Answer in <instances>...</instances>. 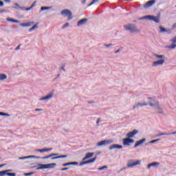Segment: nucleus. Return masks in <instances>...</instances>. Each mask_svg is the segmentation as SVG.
<instances>
[{
	"instance_id": "obj_32",
	"label": "nucleus",
	"mask_w": 176,
	"mask_h": 176,
	"mask_svg": "<svg viewBox=\"0 0 176 176\" xmlns=\"http://www.w3.org/2000/svg\"><path fill=\"white\" fill-rule=\"evenodd\" d=\"M50 9H52V7H41V10H49Z\"/></svg>"
},
{
	"instance_id": "obj_18",
	"label": "nucleus",
	"mask_w": 176,
	"mask_h": 176,
	"mask_svg": "<svg viewBox=\"0 0 176 176\" xmlns=\"http://www.w3.org/2000/svg\"><path fill=\"white\" fill-rule=\"evenodd\" d=\"M34 22H27V23H20L19 25L21 27H31V25H33Z\"/></svg>"
},
{
	"instance_id": "obj_11",
	"label": "nucleus",
	"mask_w": 176,
	"mask_h": 176,
	"mask_svg": "<svg viewBox=\"0 0 176 176\" xmlns=\"http://www.w3.org/2000/svg\"><path fill=\"white\" fill-rule=\"evenodd\" d=\"M123 146L120 144H112L109 147V151H112V149H122Z\"/></svg>"
},
{
	"instance_id": "obj_6",
	"label": "nucleus",
	"mask_w": 176,
	"mask_h": 176,
	"mask_svg": "<svg viewBox=\"0 0 176 176\" xmlns=\"http://www.w3.org/2000/svg\"><path fill=\"white\" fill-rule=\"evenodd\" d=\"M122 144L124 146H131V144H134V140L130 138H126L122 140Z\"/></svg>"
},
{
	"instance_id": "obj_10",
	"label": "nucleus",
	"mask_w": 176,
	"mask_h": 176,
	"mask_svg": "<svg viewBox=\"0 0 176 176\" xmlns=\"http://www.w3.org/2000/svg\"><path fill=\"white\" fill-rule=\"evenodd\" d=\"M41 159V157L35 156V155H30V156H25V157H19L18 159L19 160H25V159Z\"/></svg>"
},
{
	"instance_id": "obj_64",
	"label": "nucleus",
	"mask_w": 176,
	"mask_h": 176,
	"mask_svg": "<svg viewBox=\"0 0 176 176\" xmlns=\"http://www.w3.org/2000/svg\"><path fill=\"white\" fill-rule=\"evenodd\" d=\"M65 130V131H67V130L66 129H64Z\"/></svg>"
},
{
	"instance_id": "obj_46",
	"label": "nucleus",
	"mask_w": 176,
	"mask_h": 176,
	"mask_svg": "<svg viewBox=\"0 0 176 176\" xmlns=\"http://www.w3.org/2000/svg\"><path fill=\"white\" fill-rule=\"evenodd\" d=\"M60 69H62V71H64V72H65V65H63Z\"/></svg>"
},
{
	"instance_id": "obj_25",
	"label": "nucleus",
	"mask_w": 176,
	"mask_h": 176,
	"mask_svg": "<svg viewBox=\"0 0 176 176\" xmlns=\"http://www.w3.org/2000/svg\"><path fill=\"white\" fill-rule=\"evenodd\" d=\"M47 168H54L56 166H57V164L56 163H52V164H46Z\"/></svg>"
},
{
	"instance_id": "obj_37",
	"label": "nucleus",
	"mask_w": 176,
	"mask_h": 176,
	"mask_svg": "<svg viewBox=\"0 0 176 176\" xmlns=\"http://www.w3.org/2000/svg\"><path fill=\"white\" fill-rule=\"evenodd\" d=\"M104 168H108V166H103L100 168H98V170H99V171H101V170H104Z\"/></svg>"
},
{
	"instance_id": "obj_14",
	"label": "nucleus",
	"mask_w": 176,
	"mask_h": 176,
	"mask_svg": "<svg viewBox=\"0 0 176 176\" xmlns=\"http://www.w3.org/2000/svg\"><path fill=\"white\" fill-rule=\"evenodd\" d=\"M156 3V0H151L146 3L144 8H151V6H153L154 3Z\"/></svg>"
},
{
	"instance_id": "obj_24",
	"label": "nucleus",
	"mask_w": 176,
	"mask_h": 176,
	"mask_svg": "<svg viewBox=\"0 0 176 176\" xmlns=\"http://www.w3.org/2000/svg\"><path fill=\"white\" fill-rule=\"evenodd\" d=\"M47 168L46 164H40L38 167L36 168V170H45Z\"/></svg>"
},
{
	"instance_id": "obj_22",
	"label": "nucleus",
	"mask_w": 176,
	"mask_h": 176,
	"mask_svg": "<svg viewBox=\"0 0 176 176\" xmlns=\"http://www.w3.org/2000/svg\"><path fill=\"white\" fill-rule=\"evenodd\" d=\"M96 159H97V157H95L91 160H89L86 162H82V164H89L90 163H94V162H96Z\"/></svg>"
},
{
	"instance_id": "obj_45",
	"label": "nucleus",
	"mask_w": 176,
	"mask_h": 176,
	"mask_svg": "<svg viewBox=\"0 0 176 176\" xmlns=\"http://www.w3.org/2000/svg\"><path fill=\"white\" fill-rule=\"evenodd\" d=\"M20 46H21V44H19V45L15 48V50H20Z\"/></svg>"
},
{
	"instance_id": "obj_42",
	"label": "nucleus",
	"mask_w": 176,
	"mask_h": 176,
	"mask_svg": "<svg viewBox=\"0 0 176 176\" xmlns=\"http://www.w3.org/2000/svg\"><path fill=\"white\" fill-rule=\"evenodd\" d=\"M96 123H97V124H98L99 123H101V118H98L97 119Z\"/></svg>"
},
{
	"instance_id": "obj_8",
	"label": "nucleus",
	"mask_w": 176,
	"mask_h": 176,
	"mask_svg": "<svg viewBox=\"0 0 176 176\" xmlns=\"http://www.w3.org/2000/svg\"><path fill=\"white\" fill-rule=\"evenodd\" d=\"M112 142H113V140H102V141L98 142L97 146H102V145H108L109 144H112Z\"/></svg>"
},
{
	"instance_id": "obj_44",
	"label": "nucleus",
	"mask_w": 176,
	"mask_h": 176,
	"mask_svg": "<svg viewBox=\"0 0 176 176\" xmlns=\"http://www.w3.org/2000/svg\"><path fill=\"white\" fill-rule=\"evenodd\" d=\"M104 46L105 47H111V46H112V44H105Z\"/></svg>"
},
{
	"instance_id": "obj_27",
	"label": "nucleus",
	"mask_w": 176,
	"mask_h": 176,
	"mask_svg": "<svg viewBox=\"0 0 176 176\" xmlns=\"http://www.w3.org/2000/svg\"><path fill=\"white\" fill-rule=\"evenodd\" d=\"M10 171H12V170H3L0 172V175L1 176H4L7 175V173H10Z\"/></svg>"
},
{
	"instance_id": "obj_19",
	"label": "nucleus",
	"mask_w": 176,
	"mask_h": 176,
	"mask_svg": "<svg viewBox=\"0 0 176 176\" xmlns=\"http://www.w3.org/2000/svg\"><path fill=\"white\" fill-rule=\"evenodd\" d=\"M53 97V93L47 95L45 97H43L40 99V101H44L45 100H50Z\"/></svg>"
},
{
	"instance_id": "obj_39",
	"label": "nucleus",
	"mask_w": 176,
	"mask_h": 176,
	"mask_svg": "<svg viewBox=\"0 0 176 176\" xmlns=\"http://www.w3.org/2000/svg\"><path fill=\"white\" fill-rule=\"evenodd\" d=\"M157 111V113H163V109H160V107H158Z\"/></svg>"
},
{
	"instance_id": "obj_7",
	"label": "nucleus",
	"mask_w": 176,
	"mask_h": 176,
	"mask_svg": "<svg viewBox=\"0 0 176 176\" xmlns=\"http://www.w3.org/2000/svg\"><path fill=\"white\" fill-rule=\"evenodd\" d=\"M148 102L150 107H155L156 105L157 107H159V102L155 101L154 99L152 98H148Z\"/></svg>"
},
{
	"instance_id": "obj_54",
	"label": "nucleus",
	"mask_w": 176,
	"mask_h": 176,
	"mask_svg": "<svg viewBox=\"0 0 176 176\" xmlns=\"http://www.w3.org/2000/svg\"><path fill=\"white\" fill-rule=\"evenodd\" d=\"M120 52V50H118L117 51L115 52V54H117V53H119Z\"/></svg>"
},
{
	"instance_id": "obj_34",
	"label": "nucleus",
	"mask_w": 176,
	"mask_h": 176,
	"mask_svg": "<svg viewBox=\"0 0 176 176\" xmlns=\"http://www.w3.org/2000/svg\"><path fill=\"white\" fill-rule=\"evenodd\" d=\"M0 116H10V114H8L3 112H0Z\"/></svg>"
},
{
	"instance_id": "obj_29",
	"label": "nucleus",
	"mask_w": 176,
	"mask_h": 176,
	"mask_svg": "<svg viewBox=\"0 0 176 176\" xmlns=\"http://www.w3.org/2000/svg\"><path fill=\"white\" fill-rule=\"evenodd\" d=\"M8 78V76L6 74H0V80H5Z\"/></svg>"
},
{
	"instance_id": "obj_57",
	"label": "nucleus",
	"mask_w": 176,
	"mask_h": 176,
	"mask_svg": "<svg viewBox=\"0 0 176 176\" xmlns=\"http://www.w3.org/2000/svg\"><path fill=\"white\" fill-rule=\"evenodd\" d=\"M88 104H94V102H93V101H89V102H88Z\"/></svg>"
},
{
	"instance_id": "obj_60",
	"label": "nucleus",
	"mask_w": 176,
	"mask_h": 176,
	"mask_svg": "<svg viewBox=\"0 0 176 176\" xmlns=\"http://www.w3.org/2000/svg\"><path fill=\"white\" fill-rule=\"evenodd\" d=\"M82 3H86V0H82Z\"/></svg>"
},
{
	"instance_id": "obj_35",
	"label": "nucleus",
	"mask_w": 176,
	"mask_h": 176,
	"mask_svg": "<svg viewBox=\"0 0 176 176\" xmlns=\"http://www.w3.org/2000/svg\"><path fill=\"white\" fill-rule=\"evenodd\" d=\"M96 2H98V0H93L89 5L88 6H91V5H94Z\"/></svg>"
},
{
	"instance_id": "obj_40",
	"label": "nucleus",
	"mask_w": 176,
	"mask_h": 176,
	"mask_svg": "<svg viewBox=\"0 0 176 176\" xmlns=\"http://www.w3.org/2000/svg\"><path fill=\"white\" fill-rule=\"evenodd\" d=\"M170 42H172V43H176V36H175L173 38H172L170 40Z\"/></svg>"
},
{
	"instance_id": "obj_13",
	"label": "nucleus",
	"mask_w": 176,
	"mask_h": 176,
	"mask_svg": "<svg viewBox=\"0 0 176 176\" xmlns=\"http://www.w3.org/2000/svg\"><path fill=\"white\" fill-rule=\"evenodd\" d=\"M160 34H162V32H166L167 34H171V30L170 29H166L163 28V26H160Z\"/></svg>"
},
{
	"instance_id": "obj_41",
	"label": "nucleus",
	"mask_w": 176,
	"mask_h": 176,
	"mask_svg": "<svg viewBox=\"0 0 176 176\" xmlns=\"http://www.w3.org/2000/svg\"><path fill=\"white\" fill-rule=\"evenodd\" d=\"M7 175H8V176H16V173H8Z\"/></svg>"
},
{
	"instance_id": "obj_48",
	"label": "nucleus",
	"mask_w": 176,
	"mask_h": 176,
	"mask_svg": "<svg viewBox=\"0 0 176 176\" xmlns=\"http://www.w3.org/2000/svg\"><path fill=\"white\" fill-rule=\"evenodd\" d=\"M35 3H36V1H34L32 5L30 6V8L32 9L35 6Z\"/></svg>"
},
{
	"instance_id": "obj_61",
	"label": "nucleus",
	"mask_w": 176,
	"mask_h": 176,
	"mask_svg": "<svg viewBox=\"0 0 176 176\" xmlns=\"http://www.w3.org/2000/svg\"><path fill=\"white\" fill-rule=\"evenodd\" d=\"M124 1H132V0H124Z\"/></svg>"
},
{
	"instance_id": "obj_50",
	"label": "nucleus",
	"mask_w": 176,
	"mask_h": 176,
	"mask_svg": "<svg viewBox=\"0 0 176 176\" xmlns=\"http://www.w3.org/2000/svg\"><path fill=\"white\" fill-rule=\"evenodd\" d=\"M15 6H17L18 8H19L20 9H22L21 7H20V6H19V3H14Z\"/></svg>"
},
{
	"instance_id": "obj_53",
	"label": "nucleus",
	"mask_w": 176,
	"mask_h": 176,
	"mask_svg": "<svg viewBox=\"0 0 176 176\" xmlns=\"http://www.w3.org/2000/svg\"><path fill=\"white\" fill-rule=\"evenodd\" d=\"M4 166H6V164H3L0 165V168H1V167H4Z\"/></svg>"
},
{
	"instance_id": "obj_56",
	"label": "nucleus",
	"mask_w": 176,
	"mask_h": 176,
	"mask_svg": "<svg viewBox=\"0 0 176 176\" xmlns=\"http://www.w3.org/2000/svg\"><path fill=\"white\" fill-rule=\"evenodd\" d=\"M170 134V135H174V134H176V132H173V133H169Z\"/></svg>"
},
{
	"instance_id": "obj_3",
	"label": "nucleus",
	"mask_w": 176,
	"mask_h": 176,
	"mask_svg": "<svg viewBox=\"0 0 176 176\" xmlns=\"http://www.w3.org/2000/svg\"><path fill=\"white\" fill-rule=\"evenodd\" d=\"M124 28L126 31H130L131 32H140V30H138L133 24L124 25Z\"/></svg>"
},
{
	"instance_id": "obj_38",
	"label": "nucleus",
	"mask_w": 176,
	"mask_h": 176,
	"mask_svg": "<svg viewBox=\"0 0 176 176\" xmlns=\"http://www.w3.org/2000/svg\"><path fill=\"white\" fill-rule=\"evenodd\" d=\"M69 26V23H66L65 24H64L62 27L63 29L64 28H67V27Z\"/></svg>"
},
{
	"instance_id": "obj_23",
	"label": "nucleus",
	"mask_w": 176,
	"mask_h": 176,
	"mask_svg": "<svg viewBox=\"0 0 176 176\" xmlns=\"http://www.w3.org/2000/svg\"><path fill=\"white\" fill-rule=\"evenodd\" d=\"M53 148H44L43 149H38L37 152H40V153H43V152H49V151H52Z\"/></svg>"
},
{
	"instance_id": "obj_17",
	"label": "nucleus",
	"mask_w": 176,
	"mask_h": 176,
	"mask_svg": "<svg viewBox=\"0 0 176 176\" xmlns=\"http://www.w3.org/2000/svg\"><path fill=\"white\" fill-rule=\"evenodd\" d=\"M94 156V153H87L82 160H87V159H90V157H93Z\"/></svg>"
},
{
	"instance_id": "obj_12",
	"label": "nucleus",
	"mask_w": 176,
	"mask_h": 176,
	"mask_svg": "<svg viewBox=\"0 0 176 176\" xmlns=\"http://www.w3.org/2000/svg\"><path fill=\"white\" fill-rule=\"evenodd\" d=\"M140 164H141V161L140 160H137L135 162L128 163L127 167H128V168H130L131 167H134V166H138Z\"/></svg>"
},
{
	"instance_id": "obj_58",
	"label": "nucleus",
	"mask_w": 176,
	"mask_h": 176,
	"mask_svg": "<svg viewBox=\"0 0 176 176\" xmlns=\"http://www.w3.org/2000/svg\"><path fill=\"white\" fill-rule=\"evenodd\" d=\"M173 28H175L176 27V23H174L173 25Z\"/></svg>"
},
{
	"instance_id": "obj_63",
	"label": "nucleus",
	"mask_w": 176,
	"mask_h": 176,
	"mask_svg": "<svg viewBox=\"0 0 176 176\" xmlns=\"http://www.w3.org/2000/svg\"><path fill=\"white\" fill-rule=\"evenodd\" d=\"M60 76V74H58V78Z\"/></svg>"
},
{
	"instance_id": "obj_30",
	"label": "nucleus",
	"mask_w": 176,
	"mask_h": 176,
	"mask_svg": "<svg viewBox=\"0 0 176 176\" xmlns=\"http://www.w3.org/2000/svg\"><path fill=\"white\" fill-rule=\"evenodd\" d=\"M7 21H11L12 23H20V21L13 19H10V18H8Z\"/></svg>"
},
{
	"instance_id": "obj_36",
	"label": "nucleus",
	"mask_w": 176,
	"mask_h": 176,
	"mask_svg": "<svg viewBox=\"0 0 176 176\" xmlns=\"http://www.w3.org/2000/svg\"><path fill=\"white\" fill-rule=\"evenodd\" d=\"M157 141H160V139L154 140L149 142V144H155V142H157Z\"/></svg>"
},
{
	"instance_id": "obj_2",
	"label": "nucleus",
	"mask_w": 176,
	"mask_h": 176,
	"mask_svg": "<svg viewBox=\"0 0 176 176\" xmlns=\"http://www.w3.org/2000/svg\"><path fill=\"white\" fill-rule=\"evenodd\" d=\"M52 156H55V157H52ZM67 157H68V155H58V154L52 153L45 157H43L42 159L45 160V159H49L51 157V160H56V159H64Z\"/></svg>"
},
{
	"instance_id": "obj_21",
	"label": "nucleus",
	"mask_w": 176,
	"mask_h": 176,
	"mask_svg": "<svg viewBox=\"0 0 176 176\" xmlns=\"http://www.w3.org/2000/svg\"><path fill=\"white\" fill-rule=\"evenodd\" d=\"M160 163H159V162H153V163L149 164L147 166V168L149 170L151 168V167H156V166H160Z\"/></svg>"
},
{
	"instance_id": "obj_59",
	"label": "nucleus",
	"mask_w": 176,
	"mask_h": 176,
	"mask_svg": "<svg viewBox=\"0 0 176 176\" xmlns=\"http://www.w3.org/2000/svg\"><path fill=\"white\" fill-rule=\"evenodd\" d=\"M5 2H10V0H3Z\"/></svg>"
},
{
	"instance_id": "obj_43",
	"label": "nucleus",
	"mask_w": 176,
	"mask_h": 176,
	"mask_svg": "<svg viewBox=\"0 0 176 176\" xmlns=\"http://www.w3.org/2000/svg\"><path fill=\"white\" fill-rule=\"evenodd\" d=\"M33 174H34V173L31 172V173H25V175L26 176H30V175H32Z\"/></svg>"
},
{
	"instance_id": "obj_5",
	"label": "nucleus",
	"mask_w": 176,
	"mask_h": 176,
	"mask_svg": "<svg viewBox=\"0 0 176 176\" xmlns=\"http://www.w3.org/2000/svg\"><path fill=\"white\" fill-rule=\"evenodd\" d=\"M61 14L65 17H67V20H72L73 19L72 12L68 9L63 10L61 11Z\"/></svg>"
},
{
	"instance_id": "obj_26",
	"label": "nucleus",
	"mask_w": 176,
	"mask_h": 176,
	"mask_svg": "<svg viewBox=\"0 0 176 176\" xmlns=\"http://www.w3.org/2000/svg\"><path fill=\"white\" fill-rule=\"evenodd\" d=\"M38 24H39V23H36V24H34L30 30V32L34 31V30H36L38 28Z\"/></svg>"
},
{
	"instance_id": "obj_51",
	"label": "nucleus",
	"mask_w": 176,
	"mask_h": 176,
	"mask_svg": "<svg viewBox=\"0 0 176 176\" xmlns=\"http://www.w3.org/2000/svg\"><path fill=\"white\" fill-rule=\"evenodd\" d=\"M35 111H43L42 109H35Z\"/></svg>"
},
{
	"instance_id": "obj_4",
	"label": "nucleus",
	"mask_w": 176,
	"mask_h": 176,
	"mask_svg": "<svg viewBox=\"0 0 176 176\" xmlns=\"http://www.w3.org/2000/svg\"><path fill=\"white\" fill-rule=\"evenodd\" d=\"M143 19H147L150 20V21H154L155 23H160V16H153V15H147L143 17Z\"/></svg>"
},
{
	"instance_id": "obj_33",
	"label": "nucleus",
	"mask_w": 176,
	"mask_h": 176,
	"mask_svg": "<svg viewBox=\"0 0 176 176\" xmlns=\"http://www.w3.org/2000/svg\"><path fill=\"white\" fill-rule=\"evenodd\" d=\"M162 135H170V133H162L157 135V137H162Z\"/></svg>"
},
{
	"instance_id": "obj_9",
	"label": "nucleus",
	"mask_w": 176,
	"mask_h": 176,
	"mask_svg": "<svg viewBox=\"0 0 176 176\" xmlns=\"http://www.w3.org/2000/svg\"><path fill=\"white\" fill-rule=\"evenodd\" d=\"M136 134H138V130L135 129L131 132L127 133L126 134V137L128 138H133V137L136 135Z\"/></svg>"
},
{
	"instance_id": "obj_55",
	"label": "nucleus",
	"mask_w": 176,
	"mask_h": 176,
	"mask_svg": "<svg viewBox=\"0 0 176 176\" xmlns=\"http://www.w3.org/2000/svg\"><path fill=\"white\" fill-rule=\"evenodd\" d=\"M0 6H3V1H0Z\"/></svg>"
},
{
	"instance_id": "obj_28",
	"label": "nucleus",
	"mask_w": 176,
	"mask_h": 176,
	"mask_svg": "<svg viewBox=\"0 0 176 176\" xmlns=\"http://www.w3.org/2000/svg\"><path fill=\"white\" fill-rule=\"evenodd\" d=\"M165 47H166V49H170V50L175 49L176 44H172L170 45H167Z\"/></svg>"
},
{
	"instance_id": "obj_62",
	"label": "nucleus",
	"mask_w": 176,
	"mask_h": 176,
	"mask_svg": "<svg viewBox=\"0 0 176 176\" xmlns=\"http://www.w3.org/2000/svg\"><path fill=\"white\" fill-rule=\"evenodd\" d=\"M142 19H144V18H140V20H142Z\"/></svg>"
},
{
	"instance_id": "obj_20",
	"label": "nucleus",
	"mask_w": 176,
	"mask_h": 176,
	"mask_svg": "<svg viewBox=\"0 0 176 176\" xmlns=\"http://www.w3.org/2000/svg\"><path fill=\"white\" fill-rule=\"evenodd\" d=\"M76 164H78V162H68V163H65L62 164L63 167H67V166H76Z\"/></svg>"
},
{
	"instance_id": "obj_16",
	"label": "nucleus",
	"mask_w": 176,
	"mask_h": 176,
	"mask_svg": "<svg viewBox=\"0 0 176 176\" xmlns=\"http://www.w3.org/2000/svg\"><path fill=\"white\" fill-rule=\"evenodd\" d=\"M86 23H87V19H82L77 23V25L78 27H80V25H85Z\"/></svg>"
},
{
	"instance_id": "obj_31",
	"label": "nucleus",
	"mask_w": 176,
	"mask_h": 176,
	"mask_svg": "<svg viewBox=\"0 0 176 176\" xmlns=\"http://www.w3.org/2000/svg\"><path fill=\"white\" fill-rule=\"evenodd\" d=\"M148 105V103H137V107H146Z\"/></svg>"
},
{
	"instance_id": "obj_15",
	"label": "nucleus",
	"mask_w": 176,
	"mask_h": 176,
	"mask_svg": "<svg viewBox=\"0 0 176 176\" xmlns=\"http://www.w3.org/2000/svg\"><path fill=\"white\" fill-rule=\"evenodd\" d=\"M145 141H146L145 138H143L140 140L137 141L134 145V148H137V146H140V145H142V144H144Z\"/></svg>"
},
{
	"instance_id": "obj_1",
	"label": "nucleus",
	"mask_w": 176,
	"mask_h": 176,
	"mask_svg": "<svg viewBox=\"0 0 176 176\" xmlns=\"http://www.w3.org/2000/svg\"><path fill=\"white\" fill-rule=\"evenodd\" d=\"M155 57L157 58H161L158 60L157 61H155L153 63L152 67H157V65H163L164 63H166V56L164 55H157V54H154Z\"/></svg>"
},
{
	"instance_id": "obj_52",
	"label": "nucleus",
	"mask_w": 176,
	"mask_h": 176,
	"mask_svg": "<svg viewBox=\"0 0 176 176\" xmlns=\"http://www.w3.org/2000/svg\"><path fill=\"white\" fill-rule=\"evenodd\" d=\"M31 9H32L31 7L25 8V10L28 11V10H31Z\"/></svg>"
},
{
	"instance_id": "obj_47",
	"label": "nucleus",
	"mask_w": 176,
	"mask_h": 176,
	"mask_svg": "<svg viewBox=\"0 0 176 176\" xmlns=\"http://www.w3.org/2000/svg\"><path fill=\"white\" fill-rule=\"evenodd\" d=\"M67 170H68V168H63L60 169V171H65Z\"/></svg>"
},
{
	"instance_id": "obj_49",
	"label": "nucleus",
	"mask_w": 176,
	"mask_h": 176,
	"mask_svg": "<svg viewBox=\"0 0 176 176\" xmlns=\"http://www.w3.org/2000/svg\"><path fill=\"white\" fill-rule=\"evenodd\" d=\"M135 108H138V106H137V104L133 105L132 109L134 110V109H135Z\"/></svg>"
}]
</instances>
